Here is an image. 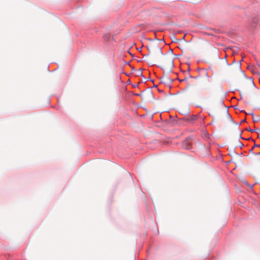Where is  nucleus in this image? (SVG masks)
Instances as JSON below:
<instances>
[{"label":"nucleus","mask_w":260,"mask_h":260,"mask_svg":"<svg viewBox=\"0 0 260 260\" xmlns=\"http://www.w3.org/2000/svg\"><path fill=\"white\" fill-rule=\"evenodd\" d=\"M199 118V116L197 115H190L188 117L185 118V121L189 123H194Z\"/></svg>","instance_id":"1"},{"label":"nucleus","mask_w":260,"mask_h":260,"mask_svg":"<svg viewBox=\"0 0 260 260\" xmlns=\"http://www.w3.org/2000/svg\"><path fill=\"white\" fill-rule=\"evenodd\" d=\"M258 21H259L258 17H256L253 18L250 24V26L252 28H255L258 25Z\"/></svg>","instance_id":"2"},{"label":"nucleus","mask_w":260,"mask_h":260,"mask_svg":"<svg viewBox=\"0 0 260 260\" xmlns=\"http://www.w3.org/2000/svg\"><path fill=\"white\" fill-rule=\"evenodd\" d=\"M183 147L186 149H190L192 147L191 144L188 141H185L183 143Z\"/></svg>","instance_id":"3"},{"label":"nucleus","mask_w":260,"mask_h":260,"mask_svg":"<svg viewBox=\"0 0 260 260\" xmlns=\"http://www.w3.org/2000/svg\"><path fill=\"white\" fill-rule=\"evenodd\" d=\"M110 35L109 34H106L103 36V40L105 42H108L110 40Z\"/></svg>","instance_id":"4"},{"label":"nucleus","mask_w":260,"mask_h":260,"mask_svg":"<svg viewBox=\"0 0 260 260\" xmlns=\"http://www.w3.org/2000/svg\"><path fill=\"white\" fill-rule=\"evenodd\" d=\"M244 183L248 186H249L251 188L253 187V185H250L248 182L247 181H244Z\"/></svg>","instance_id":"5"},{"label":"nucleus","mask_w":260,"mask_h":260,"mask_svg":"<svg viewBox=\"0 0 260 260\" xmlns=\"http://www.w3.org/2000/svg\"><path fill=\"white\" fill-rule=\"evenodd\" d=\"M246 131H249V132H251L253 133L255 130L254 129H252L250 127H249V128H246Z\"/></svg>","instance_id":"6"},{"label":"nucleus","mask_w":260,"mask_h":260,"mask_svg":"<svg viewBox=\"0 0 260 260\" xmlns=\"http://www.w3.org/2000/svg\"><path fill=\"white\" fill-rule=\"evenodd\" d=\"M254 147H260V145H258V144H254Z\"/></svg>","instance_id":"7"},{"label":"nucleus","mask_w":260,"mask_h":260,"mask_svg":"<svg viewBox=\"0 0 260 260\" xmlns=\"http://www.w3.org/2000/svg\"><path fill=\"white\" fill-rule=\"evenodd\" d=\"M186 80H187L186 78H184V79H183L182 80H180L179 81H180V82H183L184 81H186Z\"/></svg>","instance_id":"8"},{"label":"nucleus","mask_w":260,"mask_h":260,"mask_svg":"<svg viewBox=\"0 0 260 260\" xmlns=\"http://www.w3.org/2000/svg\"><path fill=\"white\" fill-rule=\"evenodd\" d=\"M255 155H260V151L259 152H255L254 153Z\"/></svg>","instance_id":"9"},{"label":"nucleus","mask_w":260,"mask_h":260,"mask_svg":"<svg viewBox=\"0 0 260 260\" xmlns=\"http://www.w3.org/2000/svg\"><path fill=\"white\" fill-rule=\"evenodd\" d=\"M254 147H253L250 150V152H252L254 149Z\"/></svg>","instance_id":"10"},{"label":"nucleus","mask_w":260,"mask_h":260,"mask_svg":"<svg viewBox=\"0 0 260 260\" xmlns=\"http://www.w3.org/2000/svg\"><path fill=\"white\" fill-rule=\"evenodd\" d=\"M242 131H241V132H240V138L243 139V138H242V136H241V134H242Z\"/></svg>","instance_id":"11"},{"label":"nucleus","mask_w":260,"mask_h":260,"mask_svg":"<svg viewBox=\"0 0 260 260\" xmlns=\"http://www.w3.org/2000/svg\"><path fill=\"white\" fill-rule=\"evenodd\" d=\"M245 121H246V119H244L242 120L241 122H245Z\"/></svg>","instance_id":"12"},{"label":"nucleus","mask_w":260,"mask_h":260,"mask_svg":"<svg viewBox=\"0 0 260 260\" xmlns=\"http://www.w3.org/2000/svg\"><path fill=\"white\" fill-rule=\"evenodd\" d=\"M258 137L260 138V133L258 134Z\"/></svg>","instance_id":"13"}]
</instances>
